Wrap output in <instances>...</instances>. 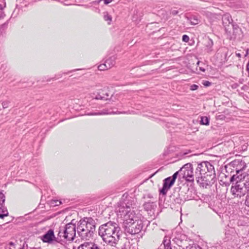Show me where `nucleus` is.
I'll list each match as a JSON object with an SVG mask.
<instances>
[{
    "label": "nucleus",
    "mask_w": 249,
    "mask_h": 249,
    "mask_svg": "<svg viewBox=\"0 0 249 249\" xmlns=\"http://www.w3.org/2000/svg\"><path fill=\"white\" fill-rule=\"evenodd\" d=\"M98 234L107 244L116 249H126L129 242L126 238H121V228L115 222H108L99 228Z\"/></svg>",
    "instance_id": "1"
},
{
    "label": "nucleus",
    "mask_w": 249,
    "mask_h": 249,
    "mask_svg": "<svg viewBox=\"0 0 249 249\" xmlns=\"http://www.w3.org/2000/svg\"><path fill=\"white\" fill-rule=\"evenodd\" d=\"M195 175L200 186L206 188L210 184V179L214 177V168L209 162L203 161L197 163Z\"/></svg>",
    "instance_id": "2"
},
{
    "label": "nucleus",
    "mask_w": 249,
    "mask_h": 249,
    "mask_svg": "<svg viewBox=\"0 0 249 249\" xmlns=\"http://www.w3.org/2000/svg\"><path fill=\"white\" fill-rule=\"evenodd\" d=\"M95 231V222L91 217H85L77 223V234L83 240H89Z\"/></svg>",
    "instance_id": "3"
},
{
    "label": "nucleus",
    "mask_w": 249,
    "mask_h": 249,
    "mask_svg": "<svg viewBox=\"0 0 249 249\" xmlns=\"http://www.w3.org/2000/svg\"><path fill=\"white\" fill-rule=\"evenodd\" d=\"M72 220L71 223L67 224L65 227H60L58 231V236L60 240L66 239L67 241H73L76 236V226Z\"/></svg>",
    "instance_id": "4"
},
{
    "label": "nucleus",
    "mask_w": 249,
    "mask_h": 249,
    "mask_svg": "<svg viewBox=\"0 0 249 249\" xmlns=\"http://www.w3.org/2000/svg\"><path fill=\"white\" fill-rule=\"evenodd\" d=\"M124 231L130 234L139 233L142 230L143 225L141 220L135 219V221L123 224Z\"/></svg>",
    "instance_id": "5"
},
{
    "label": "nucleus",
    "mask_w": 249,
    "mask_h": 249,
    "mask_svg": "<svg viewBox=\"0 0 249 249\" xmlns=\"http://www.w3.org/2000/svg\"><path fill=\"white\" fill-rule=\"evenodd\" d=\"M124 204L125 206L123 205L122 207L119 209V212L124 213L123 224L135 221L136 217L135 215L134 211L131 210L130 207V205L132 206V204H129L127 203Z\"/></svg>",
    "instance_id": "6"
},
{
    "label": "nucleus",
    "mask_w": 249,
    "mask_h": 249,
    "mask_svg": "<svg viewBox=\"0 0 249 249\" xmlns=\"http://www.w3.org/2000/svg\"><path fill=\"white\" fill-rule=\"evenodd\" d=\"M192 166L190 163H186L178 171L182 175V178L189 182H193L196 179Z\"/></svg>",
    "instance_id": "7"
},
{
    "label": "nucleus",
    "mask_w": 249,
    "mask_h": 249,
    "mask_svg": "<svg viewBox=\"0 0 249 249\" xmlns=\"http://www.w3.org/2000/svg\"><path fill=\"white\" fill-rule=\"evenodd\" d=\"M240 170H237L236 174L233 175L230 179L231 182L239 181L244 184L248 189H249V174L246 173H240Z\"/></svg>",
    "instance_id": "8"
},
{
    "label": "nucleus",
    "mask_w": 249,
    "mask_h": 249,
    "mask_svg": "<svg viewBox=\"0 0 249 249\" xmlns=\"http://www.w3.org/2000/svg\"><path fill=\"white\" fill-rule=\"evenodd\" d=\"M234 185H232L231 192L234 197H241L244 196L247 193L248 189L239 181H236Z\"/></svg>",
    "instance_id": "9"
},
{
    "label": "nucleus",
    "mask_w": 249,
    "mask_h": 249,
    "mask_svg": "<svg viewBox=\"0 0 249 249\" xmlns=\"http://www.w3.org/2000/svg\"><path fill=\"white\" fill-rule=\"evenodd\" d=\"M178 172L175 173L172 177H168L163 180V187L160 190V193L162 195H166L167 192L174 184L177 178Z\"/></svg>",
    "instance_id": "10"
},
{
    "label": "nucleus",
    "mask_w": 249,
    "mask_h": 249,
    "mask_svg": "<svg viewBox=\"0 0 249 249\" xmlns=\"http://www.w3.org/2000/svg\"><path fill=\"white\" fill-rule=\"evenodd\" d=\"M232 19L229 14H225L222 17L223 24L225 27L226 31L231 32V31L229 30L231 28L230 27H232L233 29V33H235V31L236 33H237L238 31H240V29L235 27V26L232 24Z\"/></svg>",
    "instance_id": "11"
},
{
    "label": "nucleus",
    "mask_w": 249,
    "mask_h": 249,
    "mask_svg": "<svg viewBox=\"0 0 249 249\" xmlns=\"http://www.w3.org/2000/svg\"><path fill=\"white\" fill-rule=\"evenodd\" d=\"M225 231V239L226 241L234 240L236 235H237V233H236L235 229L233 228L228 227Z\"/></svg>",
    "instance_id": "12"
},
{
    "label": "nucleus",
    "mask_w": 249,
    "mask_h": 249,
    "mask_svg": "<svg viewBox=\"0 0 249 249\" xmlns=\"http://www.w3.org/2000/svg\"><path fill=\"white\" fill-rule=\"evenodd\" d=\"M55 238L53 231L50 229L42 236L41 239L44 242L51 243Z\"/></svg>",
    "instance_id": "13"
},
{
    "label": "nucleus",
    "mask_w": 249,
    "mask_h": 249,
    "mask_svg": "<svg viewBox=\"0 0 249 249\" xmlns=\"http://www.w3.org/2000/svg\"><path fill=\"white\" fill-rule=\"evenodd\" d=\"M78 249H101L99 246L92 242H86L81 245Z\"/></svg>",
    "instance_id": "14"
},
{
    "label": "nucleus",
    "mask_w": 249,
    "mask_h": 249,
    "mask_svg": "<svg viewBox=\"0 0 249 249\" xmlns=\"http://www.w3.org/2000/svg\"><path fill=\"white\" fill-rule=\"evenodd\" d=\"M115 60L116 57L115 56H112L106 60L105 63L107 67V68L110 69L115 65Z\"/></svg>",
    "instance_id": "15"
},
{
    "label": "nucleus",
    "mask_w": 249,
    "mask_h": 249,
    "mask_svg": "<svg viewBox=\"0 0 249 249\" xmlns=\"http://www.w3.org/2000/svg\"><path fill=\"white\" fill-rule=\"evenodd\" d=\"M111 113L116 114V112H112ZM111 114V112L108 111L107 109H104L101 111H98L96 112H90L87 114L88 115H102Z\"/></svg>",
    "instance_id": "16"
},
{
    "label": "nucleus",
    "mask_w": 249,
    "mask_h": 249,
    "mask_svg": "<svg viewBox=\"0 0 249 249\" xmlns=\"http://www.w3.org/2000/svg\"><path fill=\"white\" fill-rule=\"evenodd\" d=\"M109 96L110 95L108 93H106L105 94L102 93V94L99 93L95 96V99L97 100H107Z\"/></svg>",
    "instance_id": "17"
},
{
    "label": "nucleus",
    "mask_w": 249,
    "mask_h": 249,
    "mask_svg": "<svg viewBox=\"0 0 249 249\" xmlns=\"http://www.w3.org/2000/svg\"><path fill=\"white\" fill-rule=\"evenodd\" d=\"M154 206V203L150 201L146 202L143 204L144 209L147 211H150L153 208Z\"/></svg>",
    "instance_id": "18"
},
{
    "label": "nucleus",
    "mask_w": 249,
    "mask_h": 249,
    "mask_svg": "<svg viewBox=\"0 0 249 249\" xmlns=\"http://www.w3.org/2000/svg\"><path fill=\"white\" fill-rule=\"evenodd\" d=\"M162 244L164 245V249H166L167 247H171L170 240L167 236L164 237Z\"/></svg>",
    "instance_id": "19"
},
{
    "label": "nucleus",
    "mask_w": 249,
    "mask_h": 249,
    "mask_svg": "<svg viewBox=\"0 0 249 249\" xmlns=\"http://www.w3.org/2000/svg\"><path fill=\"white\" fill-rule=\"evenodd\" d=\"M200 124L202 125H209V119L206 116H202L201 117Z\"/></svg>",
    "instance_id": "20"
},
{
    "label": "nucleus",
    "mask_w": 249,
    "mask_h": 249,
    "mask_svg": "<svg viewBox=\"0 0 249 249\" xmlns=\"http://www.w3.org/2000/svg\"><path fill=\"white\" fill-rule=\"evenodd\" d=\"M6 6V4L4 3L3 5L0 4V19L3 18L5 15L3 12V9Z\"/></svg>",
    "instance_id": "21"
},
{
    "label": "nucleus",
    "mask_w": 249,
    "mask_h": 249,
    "mask_svg": "<svg viewBox=\"0 0 249 249\" xmlns=\"http://www.w3.org/2000/svg\"><path fill=\"white\" fill-rule=\"evenodd\" d=\"M104 19L106 21H108L111 22L112 20V17L111 16L109 15L107 12H105L104 13ZM110 24V22L108 23Z\"/></svg>",
    "instance_id": "22"
},
{
    "label": "nucleus",
    "mask_w": 249,
    "mask_h": 249,
    "mask_svg": "<svg viewBox=\"0 0 249 249\" xmlns=\"http://www.w3.org/2000/svg\"><path fill=\"white\" fill-rule=\"evenodd\" d=\"M0 213H7V216L8 215L7 208L3 205H0Z\"/></svg>",
    "instance_id": "23"
},
{
    "label": "nucleus",
    "mask_w": 249,
    "mask_h": 249,
    "mask_svg": "<svg viewBox=\"0 0 249 249\" xmlns=\"http://www.w3.org/2000/svg\"><path fill=\"white\" fill-rule=\"evenodd\" d=\"M5 201V196L2 193H0V205H3Z\"/></svg>",
    "instance_id": "24"
},
{
    "label": "nucleus",
    "mask_w": 249,
    "mask_h": 249,
    "mask_svg": "<svg viewBox=\"0 0 249 249\" xmlns=\"http://www.w3.org/2000/svg\"><path fill=\"white\" fill-rule=\"evenodd\" d=\"M98 70L100 71H105L106 70H107L109 69V68H107V67L106 63H105L104 64H100L98 66Z\"/></svg>",
    "instance_id": "25"
},
{
    "label": "nucleus",
    "mask_w": 249,
    "mask_h": 249,
    "mask_svg": "<svg viewBox=\"0 0 249 249\" xmlns=\"http://www.w3.org/2000/svg\"><path fill=\"white\" fill-rule=\"evenodd\" d=\"M182 40L185 42H187L189 40V37L187 35H184L182 36Z\"/></svg>",
    "instance_id": "26"
},
{
    "label": "nucleus",
    "mask_w": 249,
    "mask_h": 249,
    "mask_svg": "<svg viewBox=\"0 0 249 249\" xmlns=\"http://www.w3.org/2000/svg\"><path fill=\"white\" fill-rule=\"evenodd\" d=\"M208 44L210 46V47H211V46L213 45V42L211 39H209ZM210 48H211L207 49V51L208 52H211L212 51Z\"/></svg>",
    "instance_id": "27"
},
{
    "label": "nucleus",
    "mask_w": 249,
    "mask_h": 249,
    "mask_svg": "<svg viewBox=\"0 0 249 249\" xmlns=\"http://www.w3.org/2000/svg\"><path fill=\"white\" fill-rule=\"evenodd\" d=\"M9 102L8 101H4L2 103L3 108H6L8 107Z\"/></svg>",
    "instance_id": "28"
},
{
    "label": "nucleus",
    "mask_w": 249,
    "mask_h": 249,
    "mask_svg": "<svg viewBox=\"0 0 249 249\" xmlns=\"http://www.w3.org/2000/svg\"><path fill=\"white\" fill-rule=\"evenodd\" d=\"M198 86L196 84H193L191 86L190 89L192 90H195L198 89Z\"/></svg>",
    "instance_id": "29"
},
{
    "label": "nucleus",
    "mask_w": 249,
    "mask_h": 249,
    "mask_svg": "<svg viewBox=\"0 0 249 249\" xmlns=\"http://www.w3.org/2000/svg\"><path fill=\"white\" fill-rule=\"evenodd\" d=\"M188 249H201L199 246L196 245H193L190 247H188Z\"/></svg>",
    "instance_id": "30"
},
{
    "label": "nucleus",
    "mask_w": 249,
    "mask_h": 249,
    "mask_svg": "<svg viewBox=\"0 0 249 249\" xmlns=\"http://www.w3.org/2000/svg\"><path fill=\"white\" fill-rule=\"evenodd\" d=\"M191 23L192 25H196L198 24V19L197 18H194V21H191Z\"/></svg>",
    "instance_id": "31"
},
{
    "label": "nucleus",
    "mask_w": 249,
    "mask_h": 249,
    "mask_svg": "<svg viewBox=\"0 0 249 249\" xmlns=\"http://www.w3.org/2000/svg\"><path fill=\"white\" fill-rule=\"evenodd\" d=\"M211 83L208 81H205L203 83V85L206 87H208L211 85Z\"/></svg>",
    "instance_id": "32"
},
{
    "label": "nucleus",
    "mask_w": 249,
    "mask_h": 249,
    "mask_svg": "<svg viewBox=\"0 0 249 249\" xmlns=\"http://www.w3.org/2000/svg\"><path fill=\"white\" fill-rule=\"evenodd\" d=\"M5 216H7V213H0V218H3Z\"/></svg>",
    "instance_id": "33"
},
{
    "label": "nucleus",
    "mask_w": 249,
    "mask_h": 249,
    "mask_svg": "<svg viewBox=\"0 0 249 249\" xmlns=\"http://www.w3.org/2000/svg\"><path fill=\"white\" fill-rule=\"evenodd\" d=\"M112 0H104V3L105 4H107L109 3H110L112 1Z\"/></svg>",
    "instance_id": "34"
},
{
    "label": "nucleus",
    "mask_w": 249,
    "mask_h": 249,
    "mask_svg": "<svg viewBox=\"0 0 249 249\" xmlns=\"http://www.w3.org/2000/svg\"><path fill=\"white\" fill-rule=\"evenodd\" d=\"M199 70L203 72H205V69L202 67H199Z\"/></svg>",
    "instance_id": "35"
},
{
    "label": "nucleus",
    "mask_w": 249,
    "mask_h": 249,
    "mask_svg": "<svg viewBox=\"0 0 249 249\" xmlns=\"http://www.w3.org/2000/svg\"><path fill=\"white\" fill-rule=\"evenodd\" d=\"M172 13L173 15H176L178 13V12L177 10H173Z\"/></svg>",
    "instance_id": "36"
},
{
    "label": "nucleus",
    "mask_w": 249,
    "mask_h": 249,
    "mask_svg": "<svg viewBox=\"0 0 249 249\" xmlns=\"http://www.w3.org/2000/svg\"><path fill=\"white\" fill-rule=\"evenodd\" d=\"M236 56H237L238 57H241V54H240V53H236Z\"/></svg>",
    "instance_id": "37"
},
{
    "label": "nucleus",
    "mask_w": 249,
    "mask_h": 249,
    "mask_svg": "<svg viewBox=\"0 0 249 249\" xmlns=\"http://www.w3.org/2000/svg\"><path fill=\"white\" fill-rule=\"evenodd\" d=\"M4 65L3 64L0 65V69H2V67H3L4 66Z\"/></svg>",
    "instance_id": "38"
},
{
    "label": "nucleus",
    "mask_w": 249,
    "mask_h": 249,
    "mask_svg": "<svg viewBox=\"0 0 249 249\" xmlns=\"http://www.w3.org/2000/svg\"><path fill=\"white\" fill-rule=\"evenodd\" d=\"M80 70V69H75V70H73L71 71L70 72L75 71H78V70Z\"/></svg>",
    "instance_id": "39"
},
{
    "label": "nucleus",
    "mask_w": 249,
    "mask_h": 249,
    "mask_svg": "<svg viewBox=\"0 0 249 249\" xmlns=\"http://www.w3.org/2000/svg\"><path fill=\"white\" fill-rule=\"evenodd\" d=\"M247 147V146L246 145H243V149H246Z\"/></svg>",
    "instance_id": "40"
},
{
    "label": "nucleus",
    "mask_w": 249,
    "mask_h": 249,
    "mask_svg": "<svg viewBox=\"0 0 249 249\" xmlns=\"http://www.w3.org/2000/svg\"><path fill=\"white\" fill-rule=\"evenodd\" d=\"M247 86L245 85V86H244L242 88V89H245V88H247Z\"/></svg>",
    "instance_id": "41"
},
{
    "label": "nucleus",
    "mask_w": 249,
    "mask_h": 249,
    "mask_svg": "<svg viewBox=\"0 0 249 249\" xmlns=\"http://www.w3.org/2000/svg\"><path fill=\"white\" fill-rule=\"evenodd\" d=\"M200 63V61H198L197 63V66H198L199 64Z\"/></svg>",
    "instance_id": "42"
},
{
    "label": "nucleus",
    "mask_w": 249,
    "mask_h": 249,
    "mask_svg": "<svg viewBox=\"0 0 249 249\" xmlns=\"http://www.w3.org/2000/svg\"><path fill=\"white\" fill-rule=\"evenodd\" d=\"M172 249L171 247H167L166 249Z\"/></svg>",
    "instance_id": "43"
},
{
    "label": "nucleus",
    "mask_w": 249,
    "mask_h": 249,
    "mask_svg": "<svg viewBox=\"0 0 249 249\" xmlns=\"http://www.w3.org/2000/svg\"><path fill=\"white\" fill-rule=\"evenodd\" d=\"M125 113V112H118V113L120 114V113Z\"/></svg>",
    "instance_id": "44"
},
{
    "label": "nucleus",
    "mask_w": 249,
    "mask_h": 249,
    "mask_svg": "<svg viewBox=\"0 0 249 249\" xmlns=\"http://www.w3.org/2000/svg\"><path fill=\"white\" fill-rule=\"evenodd\" d=\"M10 245H12V246H13V245H14V244H13V243H12V242H11V243H10Z\"/></svg>",
    "instance_id": "45"
},
{
    "label": "nucleus",
    "mask_w": 249,
    "mask_h": 249,
    "mask_svg": "<svg viewBox=\"0 0 249 249\" xmlns=\"http://www.w3.org/2000/svg\"><path fill=\"white\" fill-rule=\"evenodd\" d=\"M188 249V247H186V249Z\"/></svg>",
    "instance_id": "46"
}]
</instances>
